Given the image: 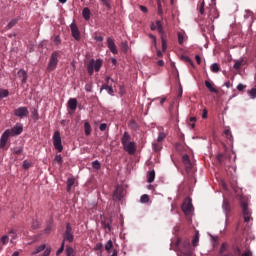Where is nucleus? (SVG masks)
I'll return each instance as SVG.
<instances>
[{
	"label": "nucleus",
	"instance_id": "nucleus-8",
	"mask_svg": "<svg viewBox=\"0 0 256 256\" xmlns=\"http://www.w3.org/2000/svg\"><path fill=\"white\" fill-rule=\"evenodd\" d=\"M181 253L185 256H193V250L191 249V242H189V240L182 243Z\"/></svg>",
	"mask_w": 256,
	"mask_h": 256
},
{
	"label": "nucleus",
	"instance_id": "nucleus-16",
	"mask_svg": "<svg viewBox=\"0 0 256 256\" xmlns=\"http://www.w3.org/2000/svg\"><path fill=\"white\" fill-rule=\"evenodd\" d=\"M222 209L226 213V215H228V213H231V204L229 203V200H223Z\"/></svg>",
	"mask_w": 256,
	"mask_h": 256
},
{
	"label": "nucleus",
	"instance_id": "nucleus-22",
	"mask_svg": "<svg viewBox=\"0 0 256 256\" xmlns=\"http://www.w3.org/2000/svg\"><path fill=\"white\" fill-rule=\"evenodd\" d=\"M205 85L210 93H218L217 89H215V87H213V83H211L210 81L206 80Z\"/></svg>",
	"mask_w": 256,
	"mask_h": 256
},
{
	"label": "nucleus",
	"instance_id": "nucleus-34",
	"mask_svg": "<svg viewBox=\"0 0 256 256\" xmlns=\"http://www.w3.org/2000/svg\"><path fill=\"white\" fill-rule=\"evenodd\" d=\"M180 59L181 61H184L185 63H189V65L193 66V61L191 60V58H189V56L182 55Z\"/></svg>",
	"mask_w": 256,
	"mask_h": 256
},
{
	"label": "nucleus",
	"instance_id": "nucleus-5",
	"mask_svg": "<svg viewBox=\"0 0 256 256\" xmlns=\"http://www.w3.org/2000/svg\"><path fill=\"white\" fill-rule=\"evenodd\" d=\"M74 240H75V235H73V227H71L70 223H67L66 230L63 234L62 243H65V241H68V243H73Z\"/></svg>",
	"mask_w": 256,
	"mask_h": 256
},
{
	"label": "nucleus",
	"instance_id": "nucleus-30",
	"mask_svg": "<svg viewBox=\"0 0 256 256\" xmlns=\"http://www.w3.org/2000/svg\"><path fill=\"white\" fill-rule=\"evenodd\" d=\"M75 185V178H68L67 180V191H71V187Z\"/></svg>",
	"mask_w": 256,
	"mask_h": 256
},
{
	"label": "nucleus",
	"instance_id": "nucleus-52",
	"mask_svg": "<svg viewBox=\"0 0 256 256\" xmlns=\"http://www.w3.org/2000/svg\"><path fill=\"white\" fill-rule=\"evenodd\" d=\"M250 97H252V99L256 97V84L255 87L250 90Z\"/></svg>",
	"mask_w": 256,
	"mask_h": 256
},
{
	"label": "nucleus",
	"instance_id": "nucleus-58",
	"mask_svg": "<svg viewBox=\"0 0 256 256\" xmlns=\"http://www.w3.org/2000/svg\"><path fill=\"white\" fill-rule=\"evenodd\" d=\"M32 228L33 229H38L39 228V221L34 220L33 223H32Z\"/></svg>",
	"mask_w": 256,
	"mask_h": 256
},
{
	"label": "nucleus",
	"instance_id": "nucleus-20",
	"mask_svg": "<svg viewBox=\"0 0 256 256\" xmlns=\"http://www.w3.org/2000/svg\"><path fill=\"white\" fill-rule=\"evenodd\" d=\"M7 243H9V236L8 235H3L0 238V251H1V249H3V245H7Z\"/></svg>",
	"mask_w": 256,
	"mask_h": 256
},
{
	"label": "nucleus",
	"instance_id": "nucleus-2",
	"mask_svg": "<svg viewBox=\"0 0 256 256\" xmlns=\"http://www.w3.org/2000/svg\"><path fill=\"white\" fill-rule=\"evenodd\" d=\"M101 67H103V60L101 59H91L87 64H86V69L88 72V75H93L96 71V73H99L101 71Z\"/></svg>",
	"mask_w": 256,
	"mask_h": 256
},
{
	"label": "nucleus",
	"instance_id": "nucleus-3",
	"mask_svg": "<svg viewBox=\"0 0 256 256\" xmlns=\"http://www.w3.org/2000/svg\"><path fill=\"white\" fill-rule=\"evenodd\" d=\"M59 63V52H53L50 56V60L47 66L48 73L55 71L57 69V65Z\"/></svg>",
	"mask_w": 256,
	"mask_h": 256
},
{
	"label": "nucleus",
	"instance_id": "nucleus-17",
	"mask_svg": "<svg viewBox=\"0 0 256 256\" xmlns=\"http://www.w3.org/2000/svg\"><path fill=\"white\" fill-rule=\"evenodd\" d=\"M82 16L85 19V21H89V19H91V10L88 7H85L82 10Z\"/></svg>",
	"mask_w": 256,
	"mask_h": 256
},
{
	"label": "nucleus",
	"instance_id": "nucleus-38",
	"mask_svg": "<svg viewBox=\"0 0 256 256\" xmlns=\"http://www.w3.org/2000/svg\"><path fill=\"white\" fill-rule=\"evenodd\" d=\"M156 25H157V29H158V32L163 35L164 31H163V25L161 24V21L157 20L156 21Z\"/></svg>",
	"mask_w": 256,
	"mask_h": 256
},
{
	"label": "nucleus",
	"instance_id": "nucleus-53",
	"mask_svg": "<svg viewBox=\"0 0 256 256\" xmlns=\"http://www.w3.org/2000/svg\"><path fill=\"white\" fill-rule=\"evenodd\" d=\"M8 233H9V235H11L12 241L14 239H17V234L15 233V230L11 229Z\"/></svg>",
	"mask_w": 256,
	"mask_h": 256
},
{
	"label": "nucleus",
	"instance_id": "nucleus-27",
	"mask_svg": "<svg viewBox=\"0 0 256 256\" xmlns=\"http://www.w3.org/2000/svg\"><path fill=\"white\" fill-rule=\"evenodd\" d=\"M147 179L148 183H153V181H155V170L148 172Z\"/></svg>",
	"mask_w": 256,
	"mask_h": 256
},
{
	"label": "nucleus",
	"instance_id": "nucleus-56",
	"mask_svg": "<svg viewBox=\"0 0 256 256\" xmlns=\"http://www.w3.org/2000/svg\"><path fill=\"white\" fill-rule=\"evenodd\" d=\"M54 43H55V45H60V44H61V37L56 36V37L54 38Z\"/></svg>",
	"mask_w": 256,
	"mask_h": 256
},
{
	"label": "nucleus",
	"instance_id": "nucleus-19",
	"mask_svg": "<svg viewBox=\"0 0 256 256\" xmlns=\"http://www.w3.org/2000/svg\"><path fill=\"white\" fill-rule=\"evenodd\" d=\"M105 90L109 93V95H113V86L109 85V84H103L101 89H100V93Z\"/></svg>",
	"mask_w": 256,
	"mask_h": 256
},
{
	"label": "nucleus",
	"instance_id": "nucleus-51",
	"mask_svg": "<svg viewBox=\"0 0 256 256\" xmlns=\"http://www.w3.org/2000/svg\"><path fill=\"white\" fill-rule=\"evenodd\" d=\"M22 167L23 169H29V167H31V162H29L28 160H24Z\"/></svg>",
	"mask_w": 256,
	"mask_h": 256
},
{
	"label": "nucleus",
	"instance_id": "nucleus-55",
	"mask_svg": "<svg viewBox=\"0 0 256 256\" xmlns=\"http://www.w3.org/2000/svg\"><path fill=\"white\" fill-rule=\"evenodd\" d=\"M153 149H154V151H161V145H159V144H157V143H154L153 144Z\"/></svg>",
	"mask_w": 256,
	"mask_h": 256
},
{
	"label": "nucleus",
	"instance_id": "nucleus-23",
	"mask_svg": "<svg viewBox=\"0 0 256 256\" xmlns=\"http://www.w3.org/2000/svg\"><path fill=\"white\" fill-rule=\"evenodd\" d=\"M84 133L86 137H89V135H91V124L89 122L84 123Z\"/></svg>",
	"mask_w": 256,
	"mask_h": 256
},
{
	"label": "nucleus",
	"instance_id": "nucleus-62",
	"mask_svg": "<svg viewBox=\"0 0 256 256\" xmlns=\"http://www.w3.org/2000/svg\"><path fill=\"white\" fill-rule=\"evenodd\" d=\"M208 111H207V109H204L203 110V113H202V119H207V115H208Z\"/></svg>",
	"mask_w": 256,
	"mask_h": 256
},
{
	"label": "nucleus",
	"instance_id": "nucleus-12",
	"mask_svg": "<svg viewBox=\"0 0 256 256\" xmlns=\"http://www.w3.org/2000/svg\"><path fill=\"white\" fill-rule=\"evenodd\" d=\"M9 137H11V134H9V129H7L1 136L0 149H4V147H6L7 141H9Z\"/></svg>",
	"mask_w": 256,
	"mask_h": 256
},
{
	"label": "nucleus",
	"instance_id": "nucleus-9",
	"mask_svg": "<svg viewBox=\"0 0 256 256\" xmlns=\"http://www.w3.org/2000/svg\"><path fill=\"white\" fill-rule=\"evenodd\" d=\"M72 37L75 39V41H81V32L79 31V27H77V24L72 23L70 25Z\"/></svg>",
	"mask_w": 256,
	"mask_h": 256
},
{
	"label": "nucleus",
	"instance_id": "nucleus-26",
	"mask_svg": "<svg viewBox=\"0 0 256 256\" xmlns=\"http://www.w3.org/2000/svg\"><path fill=\"white\" fill-rule=\"evenodd\" d=\"M121 51L127 53L129 51V43L127 41L121 42Z\"/></svg>",
	"mask_w": 256,
	"mask_h": 256
},
{
	"label": "nucleus",
	"instance_id": "nucleus-31",
	"mask_svg": "<svg viewBox=\"0 0 256 256\" xmlns=\"http://www.w3.org/2000/svg\"><path fill=\"white\" fill-rule=\"evenodd\" d=\"M232 251V256H241V248H239V246H233Z\"/></svg>",
	"mask_w": 256,
	"mask_h": 256
},
{
	"label": "nucleus",
	"instance_id": "nucleus-61",
	"mask_svg": "<svg viewBox=\"0 0 256 256\" xmlns=\"http://www.w3.org/2000/svg\"><path fill=\"white\" fill-rule=\"evenodd\" d=\"M217 161H218V163H223V154L217 155Z\"/></svg>",
	"mask_w": 256,
	"mask_h": 256
},
{
	"label": "nucleus",
	"instance_id": "nucleus-41",
	"mask_svg": "<svg viewBox=\"0 0 256 256\" xmlns=\"http://www.w3.org/2000/svg\"><path fill=\"white\" fill-rule=\"evenodd\" d=\"M165 137H167V135L165 134V132H160L158 134V138H157V141L158 143H161V141H163L165 139Z\"/></svg>",
	"mask_w": 256,
	"mask_h": 256
},
{
	"label": "nucleus",
	"instance_id": "nucleus-1",
	"mask_svg": "<svg viewBox=\"0 0 256 256\" xmlns=\"http://www.w3.org/2000/svg\"><path fill=\"white\" fill-rule=\"evenodd\" d=\"M121 143L126 153L129 155H135V152L137 151V144L131 141V134H129V132H124L121 138Z\"/></svg>",
	"mask_w": 256,
	"mask_h": 256
},
{
	"label": "nucleus",
	"instance_id": "nucleus-24",
	"mask_svg": "<svg viewBox=\"0 0 256 256\" xmlns=\"http://www.w3.org/2000/svg\"><path fill=\"white\" fill-rule=\"evenodd\" d=\"M14 155H21L23 153V146H16L11 149Z\"/></svg>",
	"mask_w": 256,
	"mask_h": 256
},
{
	"label": "nucleus",
	"instance_id": "nucleus-47",
	"mask_svg": "<svg viewBox=\"0 0 256 256\" xmlns=\"http://www.w3.org/2000/svg\"><path fill=\"white\" fill-rule=\"evenodd\" d=\"M224 135L226 136L227 139H229L231 141V139H233V136L231 135V130L226 129L224 131Z\"/></svg>",
	"mask_w": 256,
	"mask_h": 256
},
{
	"label": "nucleus",
	"instance_id": "nucleus-11",
	"mask_svg": "<svg viewBox=\"0 0 256 256\" xmlns=\"http://www.w3.org/2000/svg\"><path fill=\"white\" fill-rule=\"evenodd\" d=\"M123 195H124L123 187L117 186L113 194L114 201H121V199H123Z\"/></svg>",
	"mask_w": 256,
	"mask_h": 256
},
{
	"label": "nucleus",
	"instance_id": "nucleus-49",
	"mask_svg": "<svg viewBox=\"0 0 256 256\" xmlns=\"http://www.w3.org/2000/svg\"><path fill=\"white\" fill-rule=\"evenodd\" d=\"M199 13L201 15H205V1H203L200 5Z\"/></svg>",
	"mask_w": 256,
	"mask_h": 256
},
{
	"label": "nucleus",
	"instance_id": "nucleus-40",
	"mask_svg": "<svg viewBox=\"0 0 256 256\" xmlns=\"http://www.w3.org/2000/svg\"><path fill=\"white\" fill-rule=\"evenodd\" d=\"M111 249H113V241L109 240V241L105 244V250H106V251H111Z\"/></svg>",
	"mask_w": 256,
	"mask_h": 256
},
{
	"label": "nucleus",
	"instance_id": "nucleus-36",
	"mask_svg": "<svg viewBox=\"0 0 256 256\" xmlns=\"http://www.w3.org/2000/svg\"><path fill=\"white\" fill-rule=\"evenodd\" d=\"M157 7H158V15L163 17V6H161V0H157Z\"/></svg>",
	"mask_w": 256,
	"mask_h": 256
},
{
	"label": "nucleus",
	"instance_id": "nucleus-15",
	"mask_svg": "<svg viewBox=\"0 0 256 256\" xmlns=\"http://www.w3.org/2000/svg\"><path fill=\"white\" fill-rule=\"evenodd\" d=\"M18 77H19L20 81H22L23 85H25V83H27V71L20 69L18 71Z\"/></svg>",
	"mask_w": 256,
	"mask_h": 256
},
{
	"label": "nucleus",
	"instance_id": "nucleus-13",
	"mask_svg": "<svg viewBox=\"0 0 256 256\" xmlns=\"http://www.w3.org/2000/svg\"><path fill=\"white\" fill-rule=\"evenodd\" d=\"M23 133V126L16 125L12 129H9V135L10 137H15L17 135H21Z\"/></svg>",
	"mask_w": 256,
	"mask_h": 256
},
{
	"label": "nucleus",
	"instance_id": "nucleus-48",
	"mask_svg": "<svg viewBox=\"0 0 256 256\" xmlns=\"http://www.w3.org/2000/svg\"><path fill=\"white\" fill-rule=\"evenodd\" d=\"M85 91H87L88 93H91L93 91V84L87 83L85 85Z\"/></svg>",
	"mask_w": 256,
	"mask_h": 256
},
{
	"label": "nucleus",
	"instance_id": "nucleus-44",
	"mask_svg": "<svg viewBox=\"0 0 256 256\" xmlns=\"http://www.w3.org/2000/svg\"><path fill=\"white\" fill-rule=\"evenodd\" d=\"M54 161H56V163L59 165H63V157H61V155H56Z\"/></svg>",
	"mask_w": 256,
	"mask_h": 256
},
{
	"label": "nucleus",
	"instance_id": "nucleus-54",
	"mask_svg": "<svg viewBox=\"0 0 256 256\" xmlns=\"http://www.w3.org/2000/svg\"><path fill=\"white\" fill-rule=\"evenodd\" d=\"M103 5L107 7V9H111V2L109 0H101Z\"/></svg>",
	"mask_w": 256,
	"mask_h": 256
},
{
	"label": "nucleus",
	"instance_id": "nucleus-6",
	"mask_svg": "<svg viewBox=\"0 0 256 256\" xmlns=\"http://www.w3.org/2000/svg\"><path fill=\"white\" fill-rule=\"evenodd\" d=\"M53 145L56 151H59V153L63 151V144L61 143V134L59 131L54 132Z\"/></svg>",
	"mask_w": 256,
	"mask_h": 256
},
{
	"label": "nucleus",
	"instance_id": "nucleus-28",
	"mask_svg": "<svg viewBox=\"0 0 256 256\" xmlns=\"http://www.w3.org/2000/svg\"><path fill=\"white\" fill-rule=\"evenodd\" d=\"M5 97H9V90L0 88V101L5 99Z\"/></svg>",
	"mask_w": 256,
	"mask_h": 256
},
{
	"label": "nucleus",
	"instance_id": "nucleus-63",
	"mask_svg": "<svg viewBox=\"0 0 256 256\" xmlns=\"http://www.w3.org/2000/svg\"><path fill=\"white\" fill-rule=\"evenodd\" d=\"M234 69H241V62L239 61L235 62Z\"/></svg>",
	"mask_w": 256,
	"mask_h": 256
},
{
	"label": "nucleus",
	"instance_id": "nucleus-10",
	"mask_svg": "<svg viewBox=\"0 0 256 256\" xmlns=\"http://www.w3.org/2000/svg\"><path fill=\"white\" fill-rule=\"evenodd\" d=\"M182 211L185 215H189L193 211V204L191 203V199H186L182 204Z\"/></svg>",
	"mask_w": 256,
	"mask_h": 256
},
{
	"label": "nucleus",
	"instance_id": "nucleus-50",
	"mask_svg": "<svg viewBox=\"0 0 256 256\" xmlns=\"http://www.w3.org/2000/svg\"><path fill=\"white\" fill-rule=\"evenodd\" d=\"M191 161V159H189V155L185 154L182 157V163L183 165H185V163H189Z\"/></svg>",
	"mask_w": 256,
	"mask_h": 256
},
{
	"label": "nucleus",
	"instance_id": "nucleus-64",
	"mask_svg": "<svg viewBox=\"0 0 256 256\" xmlns=\"http://www.w3.org/2000/svg\"><path fill=\"white\" fill-rule=\"evenodd\" d=\"M237 89H238V91H243V89H245V85L238 84Z\"/></svg>",
	"mask_w": 256,
	"mask_h": 256
},
{
	"label": "nucleus",
	"instance_id": "nucleus-21",
	"mask_svg": "<svg viewBox=\"0 0 256 256\" xmlns=\"http://www.w3.org/2000/svg\"><path fill=\"white\" fill-rule=\"evenodd\" d=\"M227 251H229V244H227V242H224L219 249V255H223V253H227Z\"/></svg>",
	"mask_w": 256,
	"mask_h": 256
},
{
	"label": "nucleus",
	"instance_id": "nucleus-14",
	"mask_svg": "<svg viewBox=\"0 0 256 256\" xmlns=\"http://www.w3.org/2000/svg\"><path fill=\"white\" fill-rule=\"evenodd\" d=\"M107 45H108V49H110L113 55H117V53H119L117 51V45H115V41L112 38L107 39Z\"/></svg>",
	"mask_w": 256,
	"mask_h": 256
},
{
	"label": "nucleus",
	"instance_id": "nucleus-32",
	"mask_svg": "<svg viewBox=\"0 0 256 256\" xmlns=\"http://www.w3.org/2000/svg\"><path fill=\"white\" fill-rule=\"evenodd\" d=\"M66 256H75V249L71 246L66 247Z\"/></svg>",
	"mask_w": 256,
	"mask_h": 256
},
{
	"label": "nucleus",
	"instance_id": "nucleus-60",
	"mask_svg": "<svg viewBox=\"0 0 256 256\" xmlns=\"http://www.w3.org/2000/svg\"><path fill=\"white\" fill-rule=\"evenodd\" d=\"M99 129H100V131H106L107 125L105 123H102V124H100Z\"/></svg>",
	"mask_w": 256,
	"mask_h": 256
},
{
	"label": "nucleus",
	"instance_id": "nucleus-42",
	"mask_svg": "<svg viewBox=\"0 0 256 256\" xmlns=\"http://www.w3.org/2000/svg\"><path fill=\"white\" fill-rule=\"evenodd\" d=\"M184 39H185V36L183 35V33L178 32V43H179V45H183Z\"/></svg>",
	"mask_w": 256,
	"mask_h": 256
},
{
	"label": "nucleus",
	"instance_id": "nucleus-37",
	"mask_svg": "<svg viewBox=\"0 0 256 256\" xmlns=\"http://www.w3.org/2000/svg\"><path fill=\"white\" fill-rule=\"evenodd\" d=\"M184 167H185V170H186L187 173H191V169H193V164L191 163V161L186 162L184 164Z\"/></svg>",
	"mask_w": 256,
	"mask_h": 256
},
{
	"label": "nucleus",
	"instance_id": "nucleus-18",
	"mask_svg": "<svg viewBox=\"0 0 256 256\" xmlns=\"http://www.w3.org/2000/svg\"><path fill=\"white\" fill-rule=\"evenodd\" d=\"M68 107L71 109V111H75L77 109V99L71 98L68 101Z\"/></svg>",
	"mask_w": 256,
	"mask_h": 256
},
{
	"label": "nucleus",
	"instance_id": "nucleus-57",
	"mask_svg": "<svg viewBox=\"0 0 256 256\" xmlns=\"http://www.w3.org/2000/svg\"><path fill=\"white\" fill-rule=\"evenodd\" d=\"M51 229H52L51 224H48L47 227L45 228L46 235H49V233H51Z\"/></svg>",
	"mask_w": 256,
	"mask_h": 256
},
{
	"label": "nucleus",
	"instance_id": "nucleus-43",
	"mask_svg": "<svg viewBox=\"0 0 256 256\" xmlns=\"http://www.w3.org/2000/svg\"><path fill=\"white\" fill-rule=\"evenodd\" d=\"M32 119H34V121L39 119V112H37V109L32 110Z\"/></svg>",
	"mask_w": 256,
	"mask_h": 256
},
{
	"label": "nucleus",
	"instance_id": "nucleus-45",
	"mask_svg": "<svg viewBox=\"0 0 256 256\" xmlns=\"http://www.w3.org/2000/svg\"><path fill=\"white\" fill-rule=\"evenodd\" d=\"M162 51H167V40H165V37L162 36Z\"/></svg>",
	"mask_w": 256,
	"mask_h": 256
},
{
	"label": "nucleus",
	"instance_id": "nucleus-4",
	"mask_svg": "<svg viewBox=\"0 0 256 256\" xmlns=\"http://www.w3.org/2000/svg\"><path fill=\"white\" fill-rule=\"evenodd\" d=\"M240 205L242 208L243 218L245 223H249V221H253V217H251V210H249V205L245 200L240 201Z\"/></svg>",
	"mask_w": 256,
	"mask_h": 256
},
{
	"label": "nucleus",
	"instance_id": "nucleus-33",
	"mask_svg": "<svg viewBox=\"0 0 256 256\" xmlns=\"http://www.w3.org/2000/svg\"><path fill=\"white\" fill-rule=\"evenodd\" d=\"M92 167L93 169H95L96 171H99V169H101V162H99V160H95L92 162Z\"/></svg>",
	"mask_w": 256,
	"mask_h": 256
},
{
	"label": "nucleus",
	"instance_id": "nucleus-35",
	"mask_svg": "<svg viewBox=\"0 0 256 256\" xmlns=\"http://www.w3.org/2000/svg\"><path fill=\"white\" fill-rule=\"evenodd\" d=\"M192 245L193 247H197V245H199V232H197L196 235L194 236L192 240Z\"/></svg>",
	"mask_w": 256,
	"mask_h": 256
},
{
	"label": "nucleus",
	"instance_id": "nucleus-46",
	"mask_svg": "<svg viewBox=\"0 0 256 256\" xmlns=\"http://www.w3.org/2000/svg\"><path fill=\"white\" fill-rule=\"evenodd\" d=\"M63 251H65V242H62L61 247L56 252V255L59 256Z\"/></svg>",
	"mask_w": 256,
	"mask_h": 256
},
{
	"label": "nucleus",
	"instance_id": "nucleus-7",
	"mask_svg": "<svg viewBox=\"0 0 256 256\" xmlns=\"http://www.w3.org/2000/svg\"><path fill=\"white\" fill-rule=\"evenodd\" d=\"M14 115L20 119H25V117H29V109L25 106L19 107L14 110Z\"/></svg>",
	"mask_w": 256,
	"mask_h": 256
},
{
	"label": "nucleus",
	"instance_id": "nucleus-29",
	"mask_svg": "<svg viewBox=\"0 0 256 256\" xmlns=\"http://www.w3.org/2000/svg\"><path fill=\"white\" fill-rule=\"evenodd\" d=\"M17 23H19V18H14V19H12V20L8 23L7 29H13V27H15Z\"/></svg>",
	"mask_w": 256,
	"mask_h": 256
},
{
	"label": "nucleus",
	"instance_id": "nucleus-59",
	"mask_svg": "<svg viewBox=\"0 0 256 256\" xmlns=\"http://www.w3.org/2000/svg\"><path fill=\"white\" fill-rule=\"evenodd\" d=\"M240 256H253V253L251 252V250L245 251L243 254H241Z\"/></svg>",
	"mask_w": 256,
	"mask_h": 256
},
{
	"label": "nucleus",
	"instance_id": "nucleus-39",
	"mask_svg": "<svg viewBox=\"0 0 256 256\" xmlns=\"http://www.w3.org/2000/svg\"><path fill=\"white\" fill-rule=\"evenodd\" d=\"M141 203H149V195L143 194L140 198Z\"/></svg>",
	"mask_w": 256,
	"mask_h": 256
},
{
	"label": "nucleus",
	"instance_id": "nucleus-25",
	"mask_svg": "<svg viewBox=\"0 0 256 256\" xmlns=\"http://www.w3.org/2000/svg\"><path fill=\"white\" fill-rule=\"evenodd\" d=\"M210 69H211L212 73H219V71H221V66H219V64H217V63H213L210 66Z\"/></svg>",
	"mask_w": 256,
	"mask_h": 256
}]
</instances>
